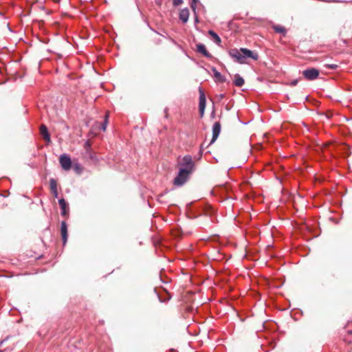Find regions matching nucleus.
<instances>
[{
	"label": "nucleus",
	"mask_w": 352,
	"mask_h": 352,
	"mask_svg": "<svg viewBox=\"0 0 352 352\" xmlns=\"http://www.w3.org/2000/svg\"><path fill=\"white\" fill-rule=\"evenodd\" d=\"M191 173H188L185 169H179L178 174L173 180L175 186L181 187L188 180Z\"/></svg>",
	"instance_id": "f257e3e1"
},
{
	"label": "nucleus",
	"mask_w": 352,
	"mask_h": 352,
	"mask_svg": "<svg viewBox=\"0 0 352 352\" xmlns=\"http://www.w3.org/2000/svg\"><path fill=\"white\" fill-rule=\"evenodd\" d=\"M179 165L181 166L179 169H185L188 171V173L192 174L195 168V162L192 161V158L190 155L184 156Z\"/></svg>",
	"instance_id": "f03ea898"
},
{
	"label": "nucleus",
	"mask_w": 352,
	"mask_h": 352,
	"mask_svg": "<svg viewBox=\"0 0 352 352\" xmlns=\"http://www.w3.org/2000/svg\"><path fill=\"white\" fill-rule=\"evenodd\" d=\"M228 54L236 62L241 64L245 63L244 57H243V54L241 51V48L240 50H237L236 48L231 49L229 50Z\"/></svg>",
	"instance_id": "7ed1b4c3"
},
{
	"label": "nucleus",
	"mask_w": 352,
	"mask_h": 352,
	"mask_svg": "<svg viewBox=\"0 0 352 352\" xmlns=\"http://www.w3.org/2000/svg\"><path fill=\"white\" fill-rule=\"evenodd\" d=\"M302 75L307 80H314L319 76V71L316 68H308L303 71Z\"/></svg>",
	"instance_id": "20e7f679"
},
{
	"label": "nucleus",
	"mask_w": 352,
	"mask_h": 352,
	"mask_svg": "<svg viewBox=\"0 0 352 352\" xmlns=\"http://www.w3.org/2000/svg\"><path fill=\"white\" fill-rule=\"evenodd\" d=\"M59 162L63 169L68 170L72 168L71 158L66 154H63L59 158Z\"/></svg>",
	"instance_id": "39448f33"
},
{
	"label": "nucleus",
	"mask_w": 352,
	"mask_h": 352,
	"mask_svg": "<svg viewBox=\"0 0 352 352\" xmlns=\"http://www.w3.org/2000/svg\"><path fill=\"white\" fill-rule=\"evenodd\" d=\"M206 105V98L204 91L199 88V110L201 116L202 117L204 114V111Z\"/></svg>",
	"instance_id": "423d86ee"
},
{
	"label": "nucleus",
	"mask_w": 352,
	"mask_h": 352,
	"mask_svg": "<svg viewBox=\"0 0 352 352\" xmlns=\"http://www.w3.org/2000/svg\"><path fill=\"white\" fill-rule=\"evenodd\" d=\"M221 132V124L219 122H214L212 126V138L210 142V144L214 143L217 138L219 137Z\"/></svg>",
	"instance_id": "0eeeda50"
},
{
	"label": "nucleus",
	"mask_w": 352,
	"mask_h": 352,
	"mask_svg": "<svg viewBox=\"0 0 352 352\" xmlns=\"http://www.w3.org/2000/svg\"><path fill=\"white\" fill-rule=\"evenodd\" d=\"M241 51L243 52V57H244V60L247 58H250L254 60H256L258 58V55L256 52L252 51L247 48H241Z\"/></svg>",
	"instance_id": "6e6552de"
},
{
	"label": "nucleus",
	"mask_w": 352,
	"mask_h": 352,
	"mask_svg": "<svg viewBox=\"0 0 352 352\" xmlns=\"http://www.w3.org/2000/svg\"><path fill=\"white\" fill-rule=\"evenodd\" d=\"M60 233L63 245H65L67 241V226L65 221H62L60 223Z\"/></svg>",
	"instance_id": "1a4fd4ad"
},
{
	"label": "nucleus",
	"mask_w": 352,
	"mask_h": 352,
	"mask_svg": "<svg viewBox=\"0 0 352 352\" xmlns=\"http://www.w3.org/2000/svg\"><path fill=\"white\" fill-rule=\"evenodd\" d=\"M197 52L200 54H201L202 55H204L205 57L208 58H210L212 59L213 58V56H212L211 54H210L206 48V46L202 44V43H199L197 45Z\"/></svg>",
	"instance_id": "9d476101"
},
{
	"label": "nucleus",
	"mask_w": 352,
	"mask_h": 352,
	"mask_svg": "<svg viewBox=\"0 0 352 352\" xmlns=\"http://www.w3.org/2000/svg\"><path fill=\"white\" fill-rule=\"evenodd\" d=\"M212 72L214 74V77L215 78V81L219 82H225L226 81V78L224 76L221 75V74L217 71L216 67H212L211 68Z\"/></svg>",
	"instance_id": "9b49d317"
},
{
	"label": "nucleus",
	"mask_w": 352,
	"mask_h": 352,
	"mask_svg": "<svg viewBox=\"0 0 352 352\" xmlns=\"http://www.w3.org/2000/svg\"><path fill=\"white\" fill-rule=\"evenodd\" d=\"M189 18V10L188 8H184L180 10L179 14V19L184 23H186L188 21Z\"/></svg>",
	"instance_id": "f8f14e48"
},
{
	"label": "nucleus",
	"mask_w": 352,
	"mask_h": 352,
	"mask_svg": "<svg viewBox=\"0 0 352 352\" xmlns=\"http://www.w3.org/2000/svg\"><path fill=\"white\" fill-rule=\"evenodd\" d=\"M40 133L42 135L43 139L47 141V142H50V133L48 132V129H47V127L44 125V124H42L40 127Z\"/></svg>",
	"instance_id": "ddd939ff"
},
{
	"label": "nucleus",
	"mask_w": 352,
	"mask_h": 352,
	"mask_svg": "<svg viewBox=\"0 0 352 352\" xmlns=\"http://www.w3.org/2000/svg\"><path fill=\"white\" fill-rule=\"evenodd\" d=\"M50 185L52 192L55 198L58 197V190H57V184L56 181L54 178H51L50 179Z\"/></svg>",
	"instance_id": "4468645a"
},
{
	"label": "nucleus",
	"mask_w": 352,
	"mask_h": 352,
	"mask_svg": "<svg viewBox=\"0 0 352 352\" xmlns=\"http://www.w3.org/2000/svg\"><path fill=\"white\" fill-rule=\"evenodd\" d=\"M58 204L61 208V214L65 216L67 214V208H68V204L65 201V200L63 198H61L58 200Z\"/></svg>",
	"instance_id": "2eb2a0df"
},
{
	"label": "nucleus",
	"mask_w": 352,
	"mask_h": 352,
	"mask_svg": "<svg viewBox=\"0 0 352 352\" xmlns=\"http://www.w3.org/2000/svg\"><path fill=\"white\" fill-rule=\"evenodd\" d=\"M245 83L244 79L238 74L234 76V85L236 87H242Z\"/></svg>",
	"instance_id": "dca6fc26"
},
{
	"label": "nucleus",
	"mask_w": 352,
	"mask_h": 352,
	"mask_svg": "<svg viewBox=\"0 0 352 352\" xmlns=\"http://www.w3.org/2000/svg\"><path fill=\"white\" fill-rule=\"evenodd\" d=\"M209 35H210L214 40V43L219 45L221 43V39L219 37V36L213 30H209L208 31Z\"/></svg>",
	"instance_id": "f3484780"
},
{
	"label": "nucleus",
	"mask_w": 352,
	"mask_h": 352,
	"mask_svg": "<svg viewBox=\"0 0 352 352\" xmlns=\"http://www.w3.org/2000/svg\"><path fill=\"white\" fill-rule=\"evenodd\" d=\"M108 119H109V113H107L105 114V116H104V121L102 123L101 126H100L101 130H102L103 131H105V130L107 129V123H108Z\"/></svg>",
	"instance_id": "a211bd4d"
},
{
	"label": "nucleus",
	"mask_w": 352,
	"mask_h": 352,
	"mask_svg": "<svg viewBox=\"0 0 352 352\" xmlns=\"http://www.w3.org/2000/svg\"><path fill=\"white\" fill-rule=\"evenodd\" d=\"M274 31L276 32H278V33H282V34H285L286 33V30L285 28L283 27V26H281V25H274L273 27Z\"/></svg>",
	"instance_id": "6ab92c4d"
},
{
	"label": "nucleus",
	"mask_w": 352,
	"mask_h": 352,
	"mask_svg": "<svg viewBox=\"0 0 352 352\" xmlns=\"http://www.w3.org/2000/svg\"><path fill=\"white\" fill-rule=\"evenodd\" d=\"M74 170L77 174H81L82 171V168L79 164H75L74 166Z\"/></svg>",
	"instance_id": "aec40b11"
},
{
	"label": "nucleus",
	"mask_w": 352,
	"mask_h": 352,
	"mask_svg": "<svg viewBox=\"0 0 352 352\" xmlns=\"http://www.w3.org/2000/svg\"><path fill=\"white\" fill-rule=\"evenodd\" d=\"M198 1H199L198 0H192L190 7H191V9L192 10V11L194 12V13H195L197 3H198Z\"/></svg>",
	"instance_id": "412c9836"
},
{
	"label": "nucleus",
	"mask_w": 352,
	"mask_h": 352,
	"mask_svg": "<svg viewBox=\"0 0 352 352\" xmlns=\"http://www.w3.org/2000/svg\"><path fill=\"white\" fill-rule=\"evenodd\" d=\"M183 3V0H173V5L174 6H178Z\"/></svg>",
	"instance_id": "4be33fe9"
},
{
	"label": "nucleus",
	"mask_w": 352,
	"mask_h": 352,
	"mask_svg": "<svg viewBox=\"0 0 352 352\" xmlns=\"http://www.w3.org/2000/svg\"><path fill=\"white\" fill-rule=\"evenodd\" d=\"M338 65H336V64H327L326 65V67L329 68V69H336L338 68Z\"/></svg>",
	"instance_id": "5701e85b"
},
{
	"label": "nucleus",
	"mask_w": 352,
	"mask_h": 352,
	"mask_svg": "<svg viewBox=\"0 0 352 352\" xmlns=\"http://www.w3.org/2000/svg\"><path fill=\"white\" fill-rule=\"evenodd\" d=\"M298 79L293 80L292 81H291L290 85L292 86H296L298 84Z\"/></svg>",
	"instance_id": "b1692460"
},
{
	"label": "nucleus",
	"mask_w": 352,
	"mask_h": 352,
	"mask_svg": "<svg viewBox=\"0 0 352 352\" xmlns=\"http://www.w3.org/2000/svg\"><path fill=\"white\" fill-rule=\"evenodd\" d=\"M224 97H225V94H219V95L217 96V98L219 100H222Z\"/></svg>",
	"instance_id": "393cba45"
},
{
	"label": "nucleus",
	"mask_w": 352,
	"mask_h": 352,
	"mask_svg": "<svg viewBox=\"0 0 352 352\" xmlns=\"http://www.w3.org/2000/svg\"><path fill=\"white\" fill-rule=\"evenodd\" d=\"M194 14H195V19H195V23H199V18H198V16H197V12H195V13H194Z\"/></svg>",
	"instance_id": "a878e982"
},
{
	"label": "nucleus",
	"mask_w": 352,
	"mask_h": 352,
	"mask_svg": "<svg viewBox=\"0 0 352 352\" xmlns=\"http://www.w3.org/2000/svg\"><path fill=\"white\" fill-rule=\"evenodd\" d=\"M8 340V338H6V339L2 340H1V341H0V347L2 346V344H3V342H4L6 340Z\"/></svg>",
	"instance_id": "bb28decb"
},
{
	"label": "nucleus",
	"mask_w": 352,
	"mask_h": 352,
	"mask_svg": "<svg viewBox=\"0 0 352 352\" xmlns=\"http://www.w3.org/2000/svg\"><path fill=\"white\" fill-rule=\"evenodd\" d=\"M324 1L326 2H330L331 1L330 0H325ZM332 1H335L334 0H333Z\"/></svg>",
	"instance_id": "cd10ccee"
},
{
	"label": "nucleus",
	"mask_w": 352,
	"mask_h": 352,
	"mask_svg": "<svg viewBox=\"0 0 352 352\" xmlns=\"http://www.w3.org/2000/svg\"><path fill=\"white\" fill-rule=\"evenodd\" d=\"M54 1H56V2H58V1H60V0H54Z\"/></svg>",
	"instance_id": "c85d7f7f"
},
{
	"label": "nucleus",
	"mask_w": 352,
	"mask_h": 352,
	"mask_svg": "<svg viewBox=\"0 0 352 352\" xmlns=\"http://www.w3.org/2000/svg\"><path fill=\"white\" fill-rule=\"evenodd\" d=\"M0 352H3V351L0 349Z\"/></svg>",
	"instance_id": "c756f323"
},
{
	"label": "nucleus",
	"mask_w": 352,
	"mask_h": 352,
	"mask_svg": "<svg viewBox=\"0 0 352 352\" xmlns=\"http://www.w3.org/2000/svg\"><path fill=\"white\" fill-rule=\"evenodd\" d=\"M351 333H352V332H351Z\"/></svg>",
	"instance_id": "7c9ffc66"
}]
</instances>
